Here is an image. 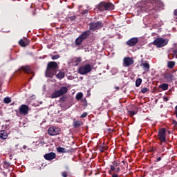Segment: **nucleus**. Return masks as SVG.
<instances>
[{"label": "nucleus", "mask_w": 177, "mask_h": 177, "mask_svg": "<svg viewBox=\"0 0 177 177\" xmlns=\"http://www.w3.org/2000/svg\"><path fill=\"white\" fill-rule=\"evenodd\" d=\"M157 1L156 0H146L138 8V13L145 12L146 13H156L157 12Z\"/></svg>", "instance_id": "nucleus-1"}, {"label": "nucleus", "mask_w": 177, "mask_h": 177, "mask_svg": "<svg viewBox=\"0 0 177 177\" xmlns=\"http://www.w3.org/2000/svg\"><path fill=\"white\" fill-rule=\"evenodd\" d=\"M68 92V88L66 86H62L59 90L54 91L50 96V99H57L59 97V102L64 103L67 100L66 95Z\"/></svg>", "instance_id": "nucleus-2"}, {"label": "nucleus", "mask_w": 177, "mask_h": 177, "mask_svg": "<svg viewBox=\"0 0 177 177\" xmlns=\"http://www.w3.org/2000/svg\"><path fill=\"white\" fill-rule=\"evenodd\" d=\"M57 70H59V65H57V62H50L47 65L46 75L48 77H53V75H56Z\"/></svg>", "instance_id": "nucleus-3"}, {"label": "nucleus", "mask_w": 177, "mask_h": 177, "mask_svg": "<svg viewBox=\"0 0 177 177\" xmlns=\"http://www.w3.org/2000/svg\"><path fill=\"white\" fill-rule=\"evenodd\" d=\"M96 9L100 12H104V10H114V4L111 2L102 1L95 6Z\"/></svg>", "instance_id": "nucleus-4"}, {"label": "nucleus", "mask_w": 177, "mask_h": 177, "mask_svg": "<svg viewBox=\"0 0 177 177\" xmlns=\"http://www.w3.org/2000/svg\"><path fill=\"white\" fill-rule=\"evenodd\" d=\"M93 68V66L90 64H86L78 68L77 73L78 74H81V75H85L91 73Z\"/></svg>", "instance_id": "nucleus-5"}, {"label": "nucleus", "mask_w": 177, "mask_h": 177, "mask_svg": "<svg viewBox=\"0 0 177 177\" xmlns=\"http://www.w3.org/2000/svg\"><path fill=\"white\" fill-rule=\"evenodd\" d=\"M169 40L168 39H164L162 37L156 38L153 41V45L157 46V48H162V46H165V45H168Z\"/></svg>", "instance_id": "nucleus-6"}, {"label": "nucleus", "mask_w": 177, "mask_h": 177, "mask_svg": "<svg viewBox=\"0 0 177 177\" xmlns=\"http://www.w3.org/2000/svg\"><path fill=\"white\" fill-rule=\"evenodd\" d=\"M167 130L165 128H162L159 130L158 134V139L160 140V144L167 143V137H166Z\"/></svg>", "instance_id": "nucleus-7"}, {"label": "nucleus", "mask_w": 177, "mask_h": 177, "mask_svg": "<svg viewBox=\"0 0 177 177\" xmlns=\"http://www.w3.org/2000/svg\"><path fill=\"white\" fill-rule=\"evenodd\" d=\"M62 132V129L57 127H50L47 130V133L50 136H56Z\"/></svg>", "instance_id": "nucleus-8"}, {"label": "nucleus", "mask_w": 177, "mask_h": 177, "mask_svg": "<svg viewBox=\"0 0 177 177\" xmlns=\"http://www.w3.org/2000/svg\"><path fill=\"white\" fill-rule=\"evenodd\" d=\"M88 26H89L90 30L95 31V30H100V28H102L104 24L100 21H97V22H91L88 24Z\"/></svg>", "instance_id": "nucleus-9"}, {"label": "nucleus", "mask_w": 177, "mask_h": 177, "mask_svg": "<svg viewBox=\"0 0 177 177\" xmlns=\"http://www.w3.org/2000/svg\"><path fill=\"white\" fill-rule=\"evenodd\" d=\"M135 63L133 59L126 57L123 59V67H129V66H132Z\"/></svg>", "instance_id": "nucleus-10"}, {"label": "nucleus", "mask_w": 177, "mask_h": 177, "mask_svg": "<svg viewBox=\"0 0 177 177\" xmlns=\"http://www.w3.org/2000/svg\"><path fill=\"white\" fill-rule=\"evenodd\" d=\"M165 82H172L174 81V75L171 72H166L163 75Z\"/></svg>", "instance_id": "nucleus-11"}, {"label": "nucleus", "mask_w": 177, "mask_h": 177, "mask_svg": "<svg viewBox=\"0 0 177 177\" xmlns=\"http://www.w3.org/2000/svg\"><path fill=\"white\" fill-rule=\"evenodd\" d=\"M138 42H139V39L138 37H133L126 42V45H127V46L132 47L135 46V45H136Z\"/></svg>", "instance_id": "nucleus-12"}, {"label": "nucleus", "mask_w": 177, "mask_h": 177, "mask_svg": "<svg viewBox=\"0 0 177 177\" xmlns=\"http://www.w3.org/2000/svg\"><path fill=\"white\" fill-rule=\"evenodd\" d=\"M19 44L22 48H26V46H28V45H30V40L27 38L21 39L19 40Z\"/></svg>", "instance_id": "nucleus-13"}, {"label": "nucleus", "mask_w": 177, "mask_h": 177, "mask_svg": "<svg viewBox=\"0 0 177 177\" xmlns=\"http://www.w3.org/2000/svg\"><path fill=\"white\" fill-rule=\"evenodd\" d=\"M44 158L48 161H50V160H54V158H56V153L55 152H50L48 153H46L44 155Z\"/></svg>", "instance_id": "nucleus-14"}, {"label": "nucleus", "mask_w": 177, "mask_h": 177, "mask_svg": "<svg viewBox=\"0 0 177 177\" xmlns=\"http://www.w3.org/2000/svg\"><path fill=\"white\" fill-rule=\"evenodd\" d=\"M140 66V67H142V70H144V71H150V64H149V62H147V61H145V62H141Z\"/></svg>", "instance_id": "nucleus-15"}, {"label": "nucleus", "mask_w": 177, "mask_h": 177, "mask_svg": "<svg viewBox=\"0 0 177 177\" xmlns=\"http://www.w3.org/2000/svg\"><path fill=\"white\" fill-rule=\"evenodd\" d=\"M112 164L113 165H111V168L109 169V174L114 172L115 171V167H118L120 165V162L117 160L113 161Z\"/></svg>", "instance_id": "nucleus-16"}, {"label": "nucleus", "mask_w": 177, "mask_h": 177, "mask_svg": "<svg viewBox=\"0 0 177 177\" xmlns=\"http://www.w3.org/2000/svg\"><path fill=\"white\" fill-rule=\"evenodd\" d=\"M84 125V122L81 120H73V128H79V127H82Z\"/></svg>", "instance_id": "nucleus-17"}, {"label": "nucleus", "mask_w": 177, "mask_h": 177, "mask_svg": "<svg viewBox=\"0 0 177 177\" xmlns=\"http://www.w3.org/2000/svg\"><path fill=\"white\" fill-rule=\"evenodd\" d=\"M91 35V30H86L83 32L79 37L82 38V39L84 41V39H86Z\"/></svg>", "instance_id": "nucleus-18"}, {"label": "nucleus", "mask_w": 177, "mask_h": 177, "mask_svg": "<svg viewBox=\"0 0 177 177\" xmlns=\"http://www.w3.org/2000/svg\"><path fill=\"white\" fill-rule=\"evenodd\" d=\"M0 138L3 140L8 139V131L6 130H1L0 131Z\"/></svg>", "instance_id": "nucleus-19"}, {"label": "nucleus", "mask_w": 177, "mask_h": 177, "mask_svg": "<svg viewBox=\"0 0 177 177\" xmlns=\"http://www.w3.org/2000/svg\"><path fill=\"white\" fill-rule=\"evenodd\" d=\"M22 70V71H24V73H26V74H30V72L31 71V68H30L29 66H21V69Z\"/></svg>", "instance_id": "nucleus-20"}, {"label": "nucleus", "mask_w": 177, "mask_h": 177, "mask_svg": "<svg viewBox=\"0 0 177 177\" xmlns=\"http://www.w3.org/2000/svg\"><path fill=\"white\" fill-rule=\"evenodd\" d=\"M65 75H66V73H64V72L59 71L58 74L56 75V78H57L58 80H63Z\"/></svg>", "instance_id": "nucleus-21"}, {"label": "nucleus", "mask_w": 177, "mask_h": 177, "mask_svg": "<svg viewBox=\"0 0 177 177\" xmlns=\"http://www.w3.org/2000/svg\"><path fill=\"white\" fill-rule=\"evenodd\" d=\"M17 117H24V115H27L28 114V111H17Z\"/></svg>", "instance_id": "nucleus-22"}, {"label": "nucleus", "mask_w": 177, "mask_h": 177, "mask_svg": "<svg viewBox=\"0 0 177 177\" xmlns=\"http://www.w3.org/2000/svg\"><path fill=\"white\" fill-rule=\"evenodd\" d=\"M168 84L167 83H163L160 85H159L158 88H160L161 90L162 91H168Z\"/></svg>", "instance_id": "nucleus-23"}, {"label": "nucleus", "mask_w": 177, "mask_h": 177, "mask_svg": "<svg viewBox=\"0 0 177 177\" xmlns=\"http://www.w3.org/2000/svg\"><path fill=\"white\" fill-rule=\"evenodd\" d=\"M29 110L28 106L26 104L21 105L19 108V111H29Z\"/></svg>", "instance_id": "nucleus-24"}, {"label": "nucleus", "mask_w": 177, "mask_h": 177, "mask_svg": "<svg viewBox=\"0 0 177 177\" xmlns=\"http://www.w3.org/2000/svg\"><path fill=\"white\" fill-rule=\"evenodd\" d=\"M82 42H84V40L80 37V36H79L75 41V45H77V46L81 45V44H82Z\"/></svg>", "instance_id": "nucleus-25"}, {"label": "nucleus", "mask_w": 177, "mask_h": 177, "mask_svg": "<svg viewBox=\"0 0 177 177\" xmlns=\"http://www.w3.org/2000/svg\"><path fill=\"white\" fill-rule=\"evenodd\" d=\"M167 67H168V68H174V67H175V62L169 61L167 62Z\"/></svg>", "instance_id": "nucleus-26"}, {"label": "nucleus", "mask_w": 177, "mask_h": 177, "mask_svg": "<svg viewBox=\"0 0 177 177\" xmlns=\"http://www.w3.org/2000/svg\"><path fill=\"white\" fill-rule=\"evenodd\" d=\"M3 102L6 104H9V103H12V98L10 97H6L3 99Z\"/></svg>", "instance_id": "nucleus-27"}, {"label": "nucleus", "mask_w": 177, "mask_h": 177, "mask_svg": "<svg viewBox=\"0 0 177 177\" xmlns=\"http://www.w3.org/2000/svg\"><path fill=\"white\" fill-rule=\"evenodd\" d=\"M57 151L58 153H66V148L59 147L57 148Z\"/></svg>", "instance_id": "nucleus-28"}, {"label": "nucleus", "mask_w": 177, "mask_h": 177, "mask_svg": "<svg viewBox=\"0 0 177 177\" xmlns=\"http://www.w3.org/2000/svg\"><path fill=\"white\" fill-rule=\"evenodd\" d=\"M141 84H142V80L140 78H138L136 80V86L137 88H139Z\"/></svg>", "instance_id": "nucleus-29"}, {"label": "nucleus", "mask_w": 177, "mask_h": 177, "mask_svg": "<svg viewBox=\"0 0 177 177\" xmlns=\"http://www.w3.org/2000/svg\"><path fill=\"white\" fill-rule=\"evenodd\" d=\"M3 167V168H6V169H8V168H9L10 167V163L9 162L4 161Z\"/></svg>", "instance_id": "nucleus-30"}, {"label": "nucleus", "mask_w": 177, "mask_h": 177, "mask_svg": "<svg viewBox=\"0 0 177 177\" xmlns=\"http://www.w3.org/2000/svg\"><path fill=\"white\" fill-rule=\"evenodd\" d=\"M84 96V94H82V93H78L76 95V99L77 100H81V99H82Z\"/></svg>", "instance_id": "nucleus-31"}, {"label": "nucleus", "mask_w": 177, "mask_h": 177, "mask_svg": "<svg viewBox=\"0 0 177 177\" xmlns=\"http://www.w3.org/2000/svg\"><path fill=\"white\" fill-rule=\"evenodd\" d=\"M60 58V55L59 54L53 55L51 59L52 60H57V59Z\"/></svg>", "instance_id": "nucleus-32"}, {"label": "nucleus", "mask_w": 177, "mask_h": 177, "mask_svg": "<svg viewBox=\"0 0 177 177\" xmlns=\"http://www.w3.org/2000/svg\"><path fill=\"white\" fill-rule=\"evenodd\" d=\"M140 92L141 93H147V92H149V88H147V87L142 88Z\"/></svg>", "instance_id": "nucleus-33"}, {"label": "nucleus", "mask_w": 177, "mask_h": 177, "mask_svg": "<svg viewBox=\"0 0 177 177\" xmlns=\"http://www.w3.org/2000/svg\"><path fill=\"white\" fill-rule=\"evenodd\" d=\"M138 112H135V111H128L127 114L128 115H130V117H133V115H135V114H136Z\"/></svg>", "instance_id": "nucleus-34"}, {"label": "nucleus", "mask_w": 177, "mask_h": 177, "mask_svg": "<svg viewBox=\"0 0 177 177\" xmlns=\"http://www.w3.org/2000/svg\"><path fill=\"white\" fill-rule=\"evenodd\" d=\"M68 19H70L71 21H75V20H77V16L69 17Z\"/></svg>", "instance_id": "nucleus-35"}, {"label": "nucleus", "mask_w": 177, "mask_h": 177, "mask_svg": "<svg viewBox=\"0 0 177 177\" xmlns=\"http://www.w3.org/2000/svg\"><path fill=\"white\" fill-rule=\"evenodd\" d=\"M75 62L76 63V66H78V64H80V62H82V59L81 58L77 57L75 59Z\"/></svg>", "instance_id": "nucleus-36"}, {"label": "nucleus", "mask_w": 177, "mask_h": 177, "mask_svg": "<svg viewBox=\"0 0 177 177\" xmlns=\"http://www.w3.org/2000/svg\"><path fill=\"white\" fill-rule=\"evenodd\" d=\"M106 150V147H100L99 151L100 153H104V151Z\"/></svg>", "instance_id": "nucleus-37"}, {"label": "nucleus", "mask_w": 177, "mask_h": 177, "mask_svg": "<svg viewBox=\"0 0 177 177\" xmlns=\"http://www.w3.org/2000/svg\"><path fill=\"white\" fill-rule=\"evenodd\" d=\"M89 13V10H84L81 12V15H88Z\"/></svg>", "instance_id": "nucleus-38"}, {"label": "nucleus", "mask_w": 177, "mask_h": 177, "mask_svg": "<svg viewBox=\"0 0 177 177\" xmlns=\"http://www.w3.org/2000/svg\"><path fill=\"white\" fill-rule=\"evenodd\" d=\"M86 115H88V113L84 112V113H82L80 116V118H85L86 117Z\"/></svg>", "instance_id": "nucleus-39"}, {"label": "nucleus", "mask_w": 177, "mask_h": 177, "mask_svg": "<svg viewBox=\"0 0 177 177\" xmlns=\"http://www.w3.org/2000/svg\"><path fill=\"white\" fill-rule=\"evenodd\" d=\"M10 128V127H9V125H8V124L3 125V129H6L7 131H8V129Z\"/></svg>", "instance_id": "nucleus-40"}, {"label": "nucleus", "mask_w": 177, "mask_h": 177, "mask_svg": "<svg viewBox=\"0 0 177 177\" xmlns=\"http://www.w3.org/2000/svg\"><path fill=\"white\" fill-rule=\"evenodd\" d=\"M62 175L63 177H67V172L66 171H63L62 173Z\"/></svg>", "instance_id": "nucleus-41"}, {"label": "nucleus", "mask_w": 177, "mask_h": 177, "mask_svg": "<svg viewBox=\"0 0 177 177\" xmlns=\"http://www.w3.org/2000/svg\"><path fill=\"white\" fill-rule=\"evenodd\" d=\"M172 124H174V127H177V122L175 120H172Z\"/></svg>", "instance_id": "nucleus-42"}, {"label": "nucleus", "mask_w": 177, "mask_h": 177, "mask_svg": "<svg viewBox=\"0 0 177 177\" xmlns=\"http://www.w3.org/2000/svg\"><path fill=\"white\" fill-rule=\"evenodd\" d=\"M120 171H121V169L120 167H117L116 169H115V172H116L117 174H118Z\"/></svg>", "instance_id": "nucleus-43"}, {"label": "nucleus", "mask_w": 177, "mask_h": 177, "mask_svg": "<svg viewBox=\"0 0 177 177\" xmlns=\"http://www.w3.org/2000/svg\"><path fill=\"white\" fill-rule=\"evenodd\" d=\"M173 53H174V55L177 56V48H175V49L173 50Z\"/></svg>", "instance_id": "nucleus-44"}, {"label": "nucleus", "mask_w": 177, "mask_h": 177, "mask_svg": "<svg viewBox=\"0 0 177 177\" xmlns=\"http://www.w3.org/2000/svg\"><path fill=\"white\" fill-rule=\"evenodd\" d=\"M163 100H164V102H168V100H169L168 97L164 96L163 97Z\"/></svg>", "instance_id": "nucleus-45"}, {"label": "nucleus", "mask_w": 177, "mask_h": 177, "mask_svg": "<svg viewBox=\"0 0 177 177\" xmlns=\"http://www.w3.org/2000/svg\"><path fill=\"white\" fill-rule=\"evenodd\" d=\"M159 161H161V157L157 158L155 160L156 162H159Z\"/></svg>", "instance_id": "nucleus-46"}, {"label": "nucleus", "mask_w": 177, "mask_h": 177, "mask_svg": "<svg viewBox=\"0 0 177 177\" xmlns=\"http://www.w3.org/2000/svg\"><path fill=\"white\" fill-rule=\"evenodd\" d=\"M112 177H118V174H117L116 173H114L112 174Z\"/></svg>", "instance_id": "nucleus-47"}, {"label": "nucleus", "mask_w": 177, "mask_h": 177, "mask_svg": "<svg viewBox=\"0 0 177 177\" xmlns=\"http://www.w3.org/2000/svg\"><path fill=\"white\" fill-rule=\"evenodd\" d=\"M174 16H177V9L174 10Z\"/></svg>", "instance_id": "nucleus-48"}, {"label": "nucleus", "mask_w": 177, "mask_h": 177, "mask_svg": "<svg viewBox=\"0 0 177 177\" xmlns=\"http://www.w3.org/2000/svg\"><path fill=\"white\" fill-rule=\"evenodd\" d=\"M9 158H10V160H13V156L12 154H10L9 156Z\"/></svg>", "instance_id": "nucleus-49"}, {"label": "nucleus", "mask_w": 177, "mask_h": 177, "mask_svg": "<svg viewBox=\"0 0 177 177\" xmlns=\"http://www.w3.org/2000/svg\"><path fill=\"white\" fill-rule=\"evenodd\" d=\"M151 151H156V149L152 148L151 150Z\"/></svg>", "instance_id": "nucleus-50"}, {"label": "nucleus", "mask_w": 177, "mask_h": 177, "mask_svg": "<svg viewBox=\"0 0 177 177\" xmlns=\"http://www.w3.org/2000/svg\"><path fill=\"white\" fill-rule=\"evenodd\" d=\"M115 89H117V91H119V90H120V87L116 86V87H115Z\"/></svg>", "instance_id": "nucleus-51"}, {"label": "nucleus", "mask_w": 177, "mask_h": 177, "mask_svg": "<svg viewBox=\"0 0 177 177\" xmlns=\"http://www.w3.org/2000/svg\"><path fill=\"white\" fill-rule=\"evenodd\" d=\"M23 149H27V146L24 145V146L23 147Z\"/></svg>", "instance_id": "nucleus-52"}, {"label": "nucleus", "mask_w": 177, "mask_h": 177, "mask_svg": "<svg viewBox=\"0 0 177 177\" xmlns=\"http://www.w3.org/2000/svg\"><path fill=\"white\" fill-rule=\"evenodd\" d=\"M175 109H176L175 111H177V105L176 106Z\"/></svg>", "instance_id": "nucleus-53"}, {"label": "nucleus", "mask_w": 177, "mask_h": 177, "mask_svg": "<svg viewBox=\"0 0 177 177\" xmlns=\"http://www.w3.org/2000/svg\"><path fill=\"white\" fill-rule=\"evenodd\" d=\"M122 164H125V161L124 160H122Z\"/></svg>", "instance_id": "nucleus-54"}, {"label": "nucleus", "mask_w": 177, "mask_h": 177, "mask_svg": "<svg viewBox=\"0 0 177 177\" xmlns=\"http://www.w3.org/2000/svg\"><path fill=\"white\" fill-rule=\"evenodd\" d=\"M81 78V80H82V77H80Z\"/></svg>", "instance_id": "nucleus-55"}]
</instances>
